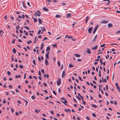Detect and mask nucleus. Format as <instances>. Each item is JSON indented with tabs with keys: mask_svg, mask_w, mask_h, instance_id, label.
<instances>
[{
	"mask_svg": "<svg viewBox=\"0 0 120 120\" xmlns=\"http://www.w3.org/2000/svg\"><path fill=\"white\" fill-rule=\"evenodd\" d=\"M61 100H64L66 99L65 98H61Z\"/></svg>",
	"mask_w": 120,
	"mask_h": 120,
	"instance_id": "nucleus-58",
	"label": "nucleus"
},
{
	"mask_svg": "<svg viewBox=\"0 0 120 120\" xmlns=\"http://www.w3.org/2000/svg\"><path fill=\"white\" fill-rule=\"evenodd\" d=\"M61 36H60V37H58L56 39L57 40V39H60V38L61 37Z\"/></svg>",
	"mask_w": 120,
	"mask_h": 120,
	"instance_id": "nucleus-46",
	"label": "nucleus"
},
{
	"mask_svg": "<svg viewBox=\"0 0 120 120\" xmlns=\"http://www.w3.org/2000/svg\"><path fill=\"white\" fill-rule=\"evenodd\" d=\"M48 39L47 37H44V39L42 40V41H45L46 39Z\"/></svg>",
	"mask_w": 120,
	"mask_h": 120,
	"instance_id": "nucleus-35",
	"label": "nucleus"
},
{
	"mask_svg": "<svg viewBox=\"0 0 120 120\" xmlns=\"http://www.w3.org/2000/svg\"><path fill=\"white\" fill-rule=\"evenodd\" d=\"M9 87L10 88H11L12 87V86L11 85H10L9 86Z\"/></svg>",
	"mask_w": 120,
	"mask_h": 120,
	"instance_id": "nucleus-62",
	"label": "nucleus"
},
{
	"mask_svg": "<svg viewBox=\"0 0 120 120\" xmlns=\"http://www.w3.org/2000/svg\"><path fill=\"white\" fill-rule=\"evenodd\" d=\"M41 71L43 73H44V70L43 69H42L41 70Z\"/></svg>",
	"mask_w": 120,
	"mask_h": 120,
	"instance_id": "nucleus-60",
	"label": "nucleus"
},
{
	"mask_svg": "<svg viewBox=\"0 0 120 120\" xmlns=\"http://www.w3.org/2000/svg\"><path fill=\"white\" fill-rule=\"evenodd\" d=\"M4 32L2 30H0V35L2 37H3L4 36L3 34Z\"/></svg>",
	"mask_w": 120,
	"mask_h": 120,
	"instance_id": "nucleus-4",
	"label": "nucleus"
},
{
	"mask_svg": "<svg viewBox=\"0 0 120 120\" xmlns=\"http://www.w3.org/2000/svg\"><path fill=\"white\" fill-rule=\"evenodd\" d=\"M63 64H62L61 66V70H62L63 69Z\"/></svg>",
	"mask_w": 120,
	"mask_h": 120,
	"instance_id": "nucleus-43",
	"label": "nucleus"
},
{
	"mask_svg": "<svg viewBox=\"0 0 120 120\" xmlns=\"http://www.w3.org/2000/svg\"><path fill=\"white\" fill-rule=\"evenodd\" d=\"M38 59L39 61H41V59L39 56L38 57Z\"/></svg>",
	"mask_w": 120,
	"mask_h": 120,
	"instance_id": "nucleus-59",
	"label": "nucleus"
},
{
	"mask_svg": "<svg viewBox=\"0 0 120 120\" xmlns=\"http://www.w3.org/2000/svg\"><path fill=\"white\" fill-rule=\"evenodd\" d=\"M69 67L70 68H72L74 67V66L72 65L71 63H70L69 64Z\"/></svg>",
	"mask_w": 120,
	"mask_h": 120,
	"instance_id": "nucleus-18",
	"label": "nucleus"
},
{
	"mask_svg": "<svg viewBox=\"0 0 120 120\" xmlns=\"http://www.w3.org/2000/svg\"><path fill=\"white\" fill-rule=\"evenodd\" d=\"M43 84H44V85L45 86H46V87L47 86V85L44 82H43Z\"/></svg>",
	"mask_w": 120,
	"mask_h": 120,
	"instance_id": "nucleus-50",
	"label": "nucleus"
},
{
	"mask_svg": "<svg viewBox=\"0 0 120 120\" xmlns=\"http://www.w3.org/2000/svg\"><path fill=\"white\" fill-rule=\"evenodd\" d=\"M107 1H108V2L106 4V5H108L110 3V1L109 0H107Z\"/></svg>",
	"mask_w": 120,
	"mask_h": 120,
	"instance_id": "nucleus-33",
	"label": "nucleus"
},
{
	"mask_svg": "<svg viewBox=\"0 0 120 120\" xmlns=\"http://www.w3.org/2000/svg\"><path fill=\"white\" fill-rule=\"evenodd\" d=\"M64 111L66 112H67L68 111L69 112H70V109H65Z\"/></svg>",
	"mask_w": 120,
	"mask_h": 120,
	"instance_id": "nucleus-16",
	"label": "nucleus"
},
{
	"mask_svg": "<svg viewBox=\"0 0 120 120\" xmlns=\"http://www.w3.org/2000/svg\"><path fill=\"white\" fill-rule=\"evenodd\" d=\"M75 56L76 57H79L80 56V55L77 54H75Z\"/></svg>",
	"mask_w": 120,
	"mask_h": 120,
	"instance_id": "nucleus-14",
	"label": "nucleus"
},
{
	"mask_svg": "<svg viewBox=\"0 0 120 120\" xmlns=\"http://www.w3.org/2000/svg\"><path fill=\"white\" fill-rule=\"evenodd\" d=\"M7 15H6L5 16L4 18L5 19V20H7Z\"/></svg>",
	"mask_w": 120,
	"mask_h": 120,
	"instance_id": "nucleus-47",
	"label": "nucleus"
},
{
	"mask_svg": "<svg viewBox=\"0 0 120 120\" xmlns=\"http://www.w3.org/2000/svg\"><path fill=\"white\" fill-rule=\"evenodd\" d=\"M61 81L60 80V78H59L57 82V84L58 86H59L60 85L61 83Z\"/></svg>",
	"mask_w": 120,
	"mask_h": 120,
	"instance_id": "nucleus-3",
	"label": "nucleus"
},
{
	"mask_svg": "<svg viewBox=\"0 0 120 120\" xmlns=\"http://www.w3.org/2000/svg\"><path fill=\"white\" fill-rule=\"evenodd\" d=\"M71 13H68V14L66 15V17L68 18L71 17Z\"/></svg>",
	"mask_w": 120,
	"mask_h": 120,
	"instance_id": "nucleus-11",
	"label": "nucleus"
},
{
	"mask_svg": "<svg viewBox=\"0 0 120 120\" xmlns=\"http://www.w3.org/2000/svg\"><path fill=\"white\" fill-rule=\"evenodd\" d=\"M57 64H58V66H59V67H60V61H58V62H57Z\"/></svg>",
	"mask_w": 120,
	"mask_h": 120,
	"instance_id": "nucleus-32",
	"label": "nucleus"
},
{
	"mask_svg": "<svg viewBox=\"0 0 120 120\" xmlns=\"http://www.w3.org/2000/svg\"><path fill=\"white\" fill-rule=\"evenodd\" d=\"M89 19V17L88 16H87L86 18L85 21L86 24L87 22Z\"/></svg>",
	"mask_w": 120,
	"mask_h": 120,
	"instance_id": "nucleus-8",
	"label": "nucleus"
},
{
	"mask_svg": "<svg viewBox=\"0 0 120 120\" xmlns=\"http://www.w3.org/2000/svg\"><path fill=\"white\" fill-rule=\"evenodd\" d=\"M28 77L29 79H32L33 78L32 77L31 75L30 76Z\"/></svg>",
	"mask_w": 120,
	"mask_h": 120,
	"instance_id": "nucleus-55",
	"label": "nucleus"
},
{
	"mask_svg": "<svg viewBox=\"0 0 120 120\" xmlns=\"http://www.w3.org/2000/svg\"><path fill=\"white\" fill-rule=\"evenodd\" d=\"M41 59L42 60H44V58H43V57L42 56H41Z\"/></svg>",
	"mask_w": 120,
	"mask_h": 120,
	"instance_id": "nucleus-64",
	"label": "nucleus"
},
{
	"mask_svg": "<svg viewBox=\"0 0 120 120\" xmlns=\"http://www.w3.org/2000/svg\"><path fill=\"white\" fill-rule=\"evenodd\" d=\"M108 26L109 27H111L112 26V24L111 23L108 24Z\"/></svg>",
	"mask_w": 120,
	"mask_h": 120,
	"instance_id": "nucleus-13",
	"label": "nucleus"
},
{
	"mask_svg": "<svg viewBox=\"0 0 120 120\" xmlns=\"http://www.w3.org/2000/svg\"><path fill=\"white\" fill-rule=\"evenodd\" d=\"M92 115L94 117H96L97 116L94 113H93Z\"/></svg>",
	"mask_w": 120,
	"mask_h": 120,
	"instance_id": "nucleus-40",
	"label": "nucleus"
},
{
	"mask_svg": "<svg viewBox=\"0 0 120 120\" xmlns=\"http://www.w3.org/2000/svg\"><path fill=\"white\" fill-rule=\"evenodd\" d=\"M23 27L24 28H26V29L28 30H29V27H28L27 26H23Z\"/></svg>",
	"mask_w": 120,
	"mask_h": 120,
	"instance_id": "nucleus-30",
	"label": "nucleus"
},
{
	"mask_svg": "<svg viewBox=\"0 0 120 120\" xmlns=\"http://www.w3.org/2000/svg\"><path fill=\"white\" fill-rule=\"evenodd\" d=\"M33 77L35 79H37V77L36 76H34Z\"/></svg>",
	"mask_w": 120,
	"mask_h": 120,
	"instance_id": "nucleus-52",
	"label": "nucleus"
},
{
	"mask_svg": "<svg viewBox=\"0 0 120 120\" xmlns=\"http://www.w3.org/2000/svg\"><path fill=\"white\" fill-rule=\"evenodd\" d=\"M15 39H14L12 41V43H15Z\"/></svg>",
	"mask_w": 120,
	"mask_h": 120,
	"instance_id": "nucleus-57",
	"label": "nucleus"
},
{
	"mask_svg": "<svg viewBox=\"0 0 120 120\" xmlns=\"http://www.w3.org/2000/svg\"><path fill=\"white\" fill-rule=\"evenodd\" d=\"M43 10L45 11H49V9L45 7L43 8Z\"/></svg>",
	"mask_w": 120,
	"mask_h": 120,
	"instance_id": "nucleus-12",
	"label": "nucleus"
},
{
	"mask_svg": "<svg viewBox=\"0 0 120 120\" xmlns=\"http://www.w3.org/2000/svg\"><path fill=\"white\" fill-rule=\"evenodd\" d=\"M86 52L87 53L89 54H90L91 53L90 50L88 48L87 49Z\"/></svg>",
	"mask_w": 120,
	"mask_h": 120,
	"instance_id": "nucleus-10",
	"label": "nucleus"
},
{
	"mask_svg": "<svg viewBox=\"0 0 120 120\" xmlns=\"http://www.w3.org/2000/svg\"><path fill=\"white\" fill-rule=\"evenodd\" d=\"M98 35L97 34H96L94 37V39H93L92 41V42H94L96 39V38L97 37Z\"/></svg>",
	"mask_w": 120,
	"mask_h": 120,
	"instance_id": "nucleus-5",
	"label": "nucleus"
},
{
	"mask_svg": "<svg viewBox=\"0 0 120 120\" xmlns=\"http://www.w3.org/2000/svg\"><path fill=\"white\" fill-rule=\"evenodd\" d=\"M19 67L21 69H23V66L21 65H19Z\"/></svg>",
	"mask_w": 120,
	"mask_h": 120,
	"instance_id": "nucleus-34",
	"label": "nucleus"
},
{
	"mask_svg": "<svg viewBox=\"0 0 120 120\" xmlns=\"http://www.w3.org/2000/svg\"><path fill=\"white\" fill-rule=\"evenodd\" d=\"M77 23V22H74V23L72 24V26H74Z\"/></svg>",
	"mask_w": 120,
	"mask_h": 120,
	"instance_id": "nucleus-28",
	"label": "nucleus"
},
{
	"mask_svg": "<svg viewBox=\"0 0 120 120\" xmlns=\"http://www.w3.org/2000/svg\"><path fill=\"white\" fill-rule=\"evenodd\" d=\"M92 105L93 107L95 108H97L98 107V106H97L96 105H93V104H92Z\"/></svg>",
	"mask_w": 120,
	"mask_h": 120,
	"instance_id": "nucleus-24",
	"label": "nucleus"
},
{
	"mask_svg": "<svg viewBox=\"0 0 120 120\" xmlns=\"http://www.w3.org/2000/svg\"><path fill=\"white\" fill-rule=\"evenodd\" d=\"M41 32V30H39L38 33V34H40Z\"/></svg>",
	"mask_w": 120,
	"mask_h": 120,
	"instance_id": "nucleus-42",
	"label": "nucleus"
},
{
	"mask_svg": "<svg viewBox=\"0 0 120 120\" xmlns=\"http://www.w3.org/2000/svg\"><path fill=\"white\" fill-rule=\"evenodd\" d=\"M32 18H33V19L34 21V22H37V19L36 18H33V17H32Z\"/></svg>",
	"mask_w": 120,
	"mask_h": 120,
	"instance_id": "nucleus-23",
	"label": "nucleus"
},
{
	"mask_svg": "<svg viewBox=\"0 0 120 120\" xmlns=\"http://www.w3.org/2000/svg\"><path fill=\"white\" fill-rule=\"evenodd\" d=\"M21 77V76L20 75H16L15 76V78H20Z\"/></svg>",
	"mask_w": 120,
	"mask_h": 120,
	"instance_id": "nucleus-25",
	"label": "nucleus"
},
{
	"mask_svg": "<svg viewBox=\"0 0 120 120\" xmlns=\"http://www.w3.org/2000/svg\"><path fill=\"white\" fill-rule=\"evenodd\" d=\"M18 41L19 42H22V40H21L20 39H18Z\"/></svg>",
	"mask_w": 120,
	"mask_h": 120,
	"instance_id": "nucleus-48",
	"label": "nucleus"
},
{
	"mask_svg": "<svg viewBox=\"0 0 120 120\" xmlns=\"http://www.w3.org/2000/svg\"><path fill=\"white\" fill-rule=\"evenodd\" d=\"M64 101H62V102H63L65 105H67L65 103H67V101L66 100V99L64 100Z\"/></svg>",
	"mask_w": 120,
	"mask_h": 120,
	"instance_id": "nucleus-15",
	"label": "nucleus"
},
{
	"mask_svg": "<svg viewBox=\"0 0 120 120\" xmlns=\"http://www.w3.org/2000/svg\"><path fill=\"white\" fill-rule=\"evenodd\" d=\"M53 93L54 94H55V95H56V94L55 92V91L54 90H53Z\"/></svg>",
	"mask_w": 120,
	"mask_h": 120,
	"instance_id": "nucleus-45",
	"label": "nucleus"
},
{
	"mask_svg": "<svg viewBox=\"0 0 120 120\" xmlns=\"http://www.w3.org/2000/svg\"><path fill=\"white\" fill-rule=\"evenodd\" d=\"M98 27V25H97L95 27V28L94 29L93 31V34H95V33L96 32V31Z\"/></svg>",
	"mask_w": 120,
	"mask_h": 120,
	"instance_id": "nucleus-1",
	"label": "nucleus"
},
{
	"mask_svg": "<svg viewBox=\"0 0 120 120\" xmlns=\"http://www.w3.org/2000/svg\"><path fill=\"white\" fill-rule=\"evenodd\" d=\"M82 103L84 105L86 104V103L83 100H82Z\"/></svg>",
	"mask_w": 120,
	"mask_h": 120,
	"instance_id": "nucleus-53",
	"label": "nucleus"
},
{
	"mask_svg": "<svg viewBox=\"0 0 120 120\" xmlns=\"http://www.w3.org/2000/svg\"><path fill=\"white\" fill-rule=\"evenodd\" d=\"M115 85L116 87H117L118 86V85L117 83L116 82L115 83Z\"/></svg>",
	"mask_w": 120,
	"mask_h": 120,
	"instance_id": "nucleus-56",
	"label": "nucleus"
},
{
	"mask_svg": "<svg viewBox=\"0 0 120 120\" xmlns=\"http://www.w3.org/2000/svg\"><path fill=\"white\" fill-rule=\"evenodd\" d=\"M50 48L49 46H48L46 49V51H49L50 50Z\"/></svg>",
	"mask_w": 120,
	"mask_h": 120,
	"instance_id": "nucleus-26",
	"label": "nucleus"
},
{
	"mask_svg": "<svg viewBox=\"0 0 120 120\" xmlns=\"http://www.w3.org/2000/svg\"><path fill=\"white\" fill-rule=\"evenodd\" d=\"M11 59H12V61H13L14 60V58H13V56H11Z\"/></svg>",
	"mask_w": 120,
	"mask_h": 120,
	"instance_id": "nucleus-61",
	"label": "nucleus"
},
{
	"mask_svg": "<svg viewBox=\"0 0 120 120\" xmlns=\"http://www.w3.org/2000/svg\"><path fill=\"white\" fill-rule=\"evenodd\" d=\"M18 28H19V25H17V27H16V28L17 30H18Z\"/></svg>",
	"mask_w": 120,
	"mask_h": 120,
	"instance_id": "nucleus-49",
	"label": "nucleus"
},
{
	"mask_svg": "<svg viewBox=\"0 0 120 120\" xmlns=\"http://www.w3.org/2000/svg\"><path fill=\"white\" fill-rule=\"evenodd\" d=\"M7 74L8 75L10 76L11 75L10 72L9 71H8Z\"/></svg>",
	"mask_w": 120,
	"mask_h": 120,
	"instance_id": "nucleus-36",
	"label": "nucleus"
},
{
	"mask_svg": "<svg viewBox=\"0 0 120 120\" xmlns=\"http://www.w3.org/2000/svg\"><path fill=\"white\" fill-rule=\"evenodd\" d=\"M23 5H22L24 8L25 9H26L27 8L26 7L25 5V2L24 1H23L22 2Z\"/></svg>",
	"mask_w": 120,
	"mask_h": 120,
	"instance_id": "nucleus-21",
	"label": "nucleus"
},
{
	"mask_svg": "<svg viewBox=\"0 0 120 120\" xmlns=\"http://www.w3.org/2000/svg\"><path fill=\"white\" fill-rule=\"evenodd\" d=\"M41 30L43 31H45V29L44 28L42 27Z\"/></svg>",
	"mask_w": 120,
	"mask_h": 120,
	"instance_id": "nucleus-38",
	"label": "nucleus"
},
{
	"mask_svg": "<svg viewBox=\"0 0 120 120\" xmlns=\"http://www.w3.org/2000/svg\"><path fill=\"white\" fill-rule=\"evenodd\" d=\"M45 62L46 65L47 66L48 65V62L47 61V59H45Z\"/></svg>",
	"mask_w": 120,
	"mask_h": 120,
	"instance_id": "nucleus-19",
	"label": "nucleus"
},
{
	"mask_svg": "<svg viewBox=\"0 0 120 120\" xmlns=\"http://www.w3.org/2000/svg\"><path fill=\"white\" fill-rule=\"evenodd\" d=\"M98 46L97 45H96L94 46L91 48V49L93 50H94L97 49L98 47Z\"/></svg>",
	"mask_w": 120,
	"mask_h": 120,
	"instance_id": "nucleus-9",
	"label": "nucleus"
},
{
	"mask_svg": "<svg viewBox=\"0 0 120 120\" xmlns=\"http://www.w3.org/2000/svg\"><path fill=\"white\" fill-rule=\"evenodd\" d=\"M44 44L42 43L41 44V46L40 48L41 50H42L43 49V46H44Z\"/></svg>",
	"mask_w": 120,
	"mask_h": 120,
	"instance_id": "nucleus-22",
	"label": "nucleus"
},
{
	"mask_svg": "<svg viewBox=\"0 0 120 120\" xmlns=\"http://www.w3.org/2000/svg\"><path fill=\"white\" fill-rule=\"evenodd\" d=\"M31 98H32V99H35V97L34 96V95H32L31 97Z\"/></svg>",
	"mask_w": 120,
	"mask_h": 120,
	"instance_id": "nucleus-41",
	"label": "nucleus"
},
{
	"mask_svg": "<svg viewBox=\"0 0 120 120\" xmlns=\"http://www.w3.org/2000/svg\"><path fill=\"white\" fill-rule=\"evenodd\" d=\"M61 17V16L59 15H56L55 18H60Z\"/></svg>",
	"mask_w": 120,
	"mask_h": 120,
	"instance_id": "nucleus-17",
	"label": "nucleus"
},
{
	"mask_svg": "<svg viewBox=\"0 0 120 120\" xmlns=\"http://www.w3.org/2000/svg\"><path fill=\"white\" fill-rule=\"evenodd\" d=\"M65 74H66V73H65V71H63L62 72V77L63 78H64V76L65 75Z\"/></svg>",
	"mask_w": 120,
	"mask_h": 120,
	"instance_id": "nucleus-6",
	"label": "nucleus"
},
{
	"mask_svg": "<svg viewBox=\"0 0 120 120\" xmlns=\"http://www.w3.org/2000/svg\"><path fill=\"white\" fill-rule=\"evenodd\" d=\"M12 51L13 53H15L16 52V51L15 48H13L12 50Z\"/></svg>",
	"mask_w": 120,
	"mask_h": 120,
	"instance_id": "nucleus-27",
	"label": "nucleus"
},
{
	"mask_svg": "<svg viewBox=\"0 0 120 120\" xmlns=\"http://www.w3.org/2000/svg\"><path fill=\"white\" fill-rule=\"evenodd\" d=\"M109 22V21L105 20H101V23L106 24Z\"/></svg>",
	"mask_w": 120,
	"mask_h": 120,
	"instance_id": "nucleus-2",
	"label": "nucleus"
},
{
	"mask_svg": "<svg viewBox=\"0 0 120 120\" xmlns=\"http://www.w3.org/2000/svg\"><path fill=\"white\" fill-rule=\"evenodd\" d=\"M46 59H49V56L47 54H46Z\"/></svg>",
	"mask_w": 120,
	"mask_h": 120,
	"instance_id": "nucleus-31",
	"label": "nucleus"
},
{
	"mask_svg": "<svg viewBox=\"0 0 120 120\" xmlns=\"http://www.w3.org/2000/svg\"><path fill=\"white\" fill-rule=\"evenodd\" d=\"M38 75L40 76L41 75V73L40 71H38Z\"/></svg>",
	"mask_w": 120,
	"mask_h": 120,
	"instance_id": "nucleus-51",
	"label": "nucleus"
},
{
	"mask_svg": "<svg viewBox=\"0 0 120 120\" xmlns=\"http://www.w3.org/2000/svg\"><path fill=\"white\" fill-rule=\"evenodd\" d=\"M33 64L34 65H36V63H35V61L34 60H33Z\"/></svg>",
	"mask_w": 120,
	"mask_h": 120,
	"instance_id": "nucleus-37",
	"label": "nucleus"
},
{
	"mask_svg": "<svg viewBox=\"0 0 120 120\" xmlns=\"http://www.w3.org/2000/svg\"><path fill=\"white\" fill-rule=\"evenodd\" d=\"M32 42V41H31V40H30L29 41H27V42H26V43L28 44H29L30 43H31Z\"/></svg>",
	"mask_w": 120,
	"mask_h": 120,
	"instance_id": "nucleus-29",
	"label": "nucleus"
},
{
	"mask_svg": "<svg viewBox=\"0 0 120 120\" xmlns=\"http://www.w3.org/2000/svg\"><path fill=\"white\" fill-rule=\"evenodd\" d=\"M56 46H57V45L56 44H54V45H52V46L53 47H56Z\"/></svg>",
	"mask_w": 120,
	"mask_h": 120,
	"instance_id": "nucleus-44",
	"label": "nucleus"
},
{
	"mask_svg": "<svg viewBox=\"0 0 120 120\" xmlns=\"http://www.w3.org/2000/svg\"><path fill=\"white\" fill-rule=\"evenodd\" d=\"M77 60L78 61H81V60L80 59H77Z\"/></svg>",
	"mask_w": 120,
	"mask_h": 120,
	"instance_id": "nucleus-63",
	"label": "nucleus"
},
{
	"mask_svg": "<svg viewBox=\"0 0 120 120\" xmlns=\"http://www.w3.org/2000/svg\"><path fill=\"white\" fill-rule=\"evenodd\" d=\"M38 20L39 22V23L40 24H41L42 23V21L41 19L39 18L38 19Z\"/></svg>",
	"mask_w": 120,
	"mask_h": 120,
	"instance_id": "nucleus-20",
	"label": "nucleus"
},
{
	"mask_svg": "<svg viewBox=\"0 0 120 120\" xmlns=\"http://www.w3.org/2000/svg\"><path fill=\"white\" fill-rule=\"evenodd\" d=\"M105 44H103L102 45H101L100 46L101 47H105Z\"/></svg>",
	"mask_w": 120,
	"mask_h": 120,
	"instance_id": "nucleus-39",
	"label": "nucleus"
},
{
	"mask_svg": "<svg viewBox=\"0 0 120 120\" xmlns=\"http://www.w3.org/2000/svg\"><path fill=\"white\" fill-rule=\"evenodd\" d=\"M79 79H80V80L81 81H82L81 78L79 76Z\"/></svg>",
	"mask_w": 120,
	"mask_h": 120,
	"instance_id": "nucleus-54",
	"label": "nucleus"
},
{
	"mask_svg": "<svg viewBox=\"0 0 120 120\" xmlns=\"http://www.w3.org/2000/svg\"><path fill=\"white\" fill-rule=\"evenodd\" d=\"M93 28L92 27H89L88 29V31L89 33H91V31L92 30Z\"/></svg>",
	"mask_w": 120,
	"mask_h": 120,
	"instance_id": "nucleus-7",
	"label": "nucleus"
}]
</instances>
